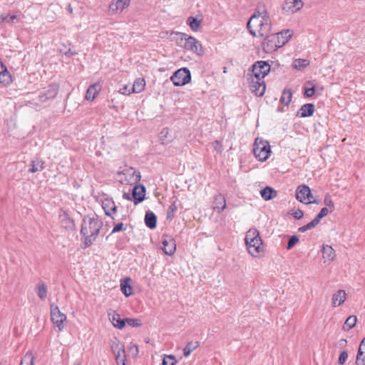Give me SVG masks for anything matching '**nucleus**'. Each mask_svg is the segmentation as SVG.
I'll return each instance as SVG.
<instances>
[{
	"mask_svg": "<svg viewBox=\"0 0 365 365\" xmlns=\"http://www.w3.org/2000/svg\"><path fill=\"white\" fill-rule=\"evenodd\" d=\"M247 27L253 36L262 37L271 33L272 21L267 10L263 6L258 7L251 16L247 24Z\"/></svg>",
	"mask_w": 365,
	"mask_h": 365,
	"instance_id": "nucleus-1",
	"label": "nucleus"
},
{
	"mask_svg": "<svg viewBox=\"0 0 365 365\" xmlns=\"http://www.w3.org/2000/svg\"><path fill=\"white\" fill-rule=\"evenodd\" d=\"M103 225V221L96 214L83 217L80 230L83 248L89 247L96 240Z\"/></svg>",
	"mask_w": 365,
	"mask_h": 365,
	"instance_id": "nucleus-2",
	"label": "nucleus"
},
{
	"mask_svg": "<svg viewBox=\"0 0 365 365\" xmlns=\"http://www.w3.org/2000/svg\"><path fill=\"white\" fill-rule=\"evenodd\" d=\"M248 252L253 257H259L264 252L262 240L259 232L256 228H250L245 238Z\"/></svg>",
	"mask_w": 365,
	"mask_h": 365,
	"instance_id": "nucleus-3",
	"label": "nucleus"
},
{
	"mask_svg": "<svg viewBox=\"0 0 365 365\" xmlns=\"http://www.w3.org/2000/svg\"><path fill=\"white\" fill-rule=\"evenodd\" d=\"M175 35L178 36L181 41H185L183 45L185 48L192 51L199 56H202L204 54L202 44L195 37L180 32H176Z\"/></svg>",
	"mask_w": 365,
	"mask_h": 365,
	"instance_id": "nucleus-4",
	"label": "nucleus"
},
{
	"mask_svg": "<svg viewBox=\"0 0 365 365\" xmlns=\"http://www.w3.org/2000/svg\"><path fill=\"white\" fill-rule=\"evenodd\" d=\"M262 38H264V40L262 43V48L267 53H272L283 46L281 39H279V36L277 33L272 34L271 32L267 36H262Z\"/></svg>",
	"mask_w": 365,
	"mask_h": 365,
	"instance_id": "nucleus-5",
	"label": "nucleus"
},
{
	"mask_svg": "<svg viewBox=\"0 0 365 365\" xmlns=\"http://www.w3.org/2000/svg\"><path fill=\"white\" fill-rule=\"evenodd\" d=\"M254 155L260 161H265L269 156L270 146L267 141L256 139L254 148Z\"/></svg>",
	"mask_w": 365,
	"mask_h": 365,
	"instance_id": "nucleus-6",
	"label": "nucleus"
},
{
	"mask_svg": "<svg viewBox=\"0 0 365 365\" xmlns=\"http://www.w3.org/2000/svg\"><path fill=\"white\" fill-rule=\"evenodd\" d=\"M170 79L175 86H182L191 81V73L188 68H181L177 70Z\"/></svg>",
	"mask_w": 365,
	"mask_h": 365,
	"instance_id": "nucleus-7",
	"label": "nucleus"
},
{
	"mask_svg": "<svg viewBox=\"0 0 365 365\" xmlns=\"http://www.w3.org/2000/svg\"><path fill=\"white\" fill-rule=\"evenodd\" d=\"M51 320L58 328L59 331L64 329V322L66 320V316L62 313L58 307L54 304H51Z\"/></svg>",
	"mask_w": 365,
	"mask_h": 365,
	"instance_id": "nucleus-8",
	"label": "nucleus"
},
{
	"mask_svg": "<svg viewBox=\"0 0 365 365\" xmlns=\"http://www.w3.org/2000/svg\"><path fill=\"white\" fill-rule=\"evenodd\" d=\"M250 89L255 96H262L265 92L266 85L262 78L252 76L250 78Z\"/></svg>",
	"mask_w": 365,
	"mask_h": 365,
	"instance_id": "nucleus-9",
	"label": "nucleus"
},
{
	"mask_svg": "<svg viewBox=\"0 0 365 365\" xmlns=\"http://www.w3.org/2000/svg\"><path fill=\"white\" fill-rule=\"evenodd\" d=\"M270 65L264 61H258L252 65V76L264 80L270 71Z\"/></svg>",
	"mask_w": 365,
	"mask_h": 365,
	"instance_id": "nucleus-10",
	"label": "nucleus"
},
{
	"mask_svg": "<svg viewBox=\"0 0 365 365\" xmlns=\"http://www.w3.org/2000/svg\"><path fill=\"white\" fill-rule=\"evenodd\" d=\"M312 197L311 190L308 186L304 185L298 186L296 190V197L299 202L304 204L315 203V200H311Z\"/></svg>",
	"mask_w": 365,
	"mask_h": 365,
	"instance_id": "nucleus-11",
	"label": "nucleus"
},
{
	"mask_svg": "<svg viewBox=\"0 0 365 365\" xmlns=\"http://www.w3.org/2000/svg\"><path fill=\"white\" fill-rule=\"evenodd\" d=\"M111 350L115 355L118 365H125L126 356L124 346L118 341L113 342L111 345Z\"/></svg>",
	"mask_w": 365,
	"mask_h": 365,
	"instance_id": "nucleus-12",
	"label": "nucleus"
},
{
	"mask_svg": "<svg viewBox=\"0 0 365 365\" xmlns=\"http://www.w3.org/2000/svg\"><path fill=\"white\" fill-rule=\"evenodd\" d=\"M59 86L56 83H51L46 90L41 92L39 95V99L41 102L53 99L58 94Z\"/></svg>",
	"mask_w": 365,
	"mask_h": 365,
	"instance_id": "nucleus-13",
	"label": "nucleus"
},
{
	"mask_svg": "<svg viewBox=\"0 0 365 365\" xmlns=\"http://www.w3.org/2000/svg\"><path fill=\"white\" fill-rule=\"evenodd\" d=\"M304 6L302 0H285L282 10L285 13L294 14L299 11Z\"/></svg>",
	"mask_w": 365,
	"mask_h": 365,
	"instance_id": "nucleus-14",
	"label": "nucleus"
},
{
	"mask_svg": "<svg viewBox=\"0 0 365 365\" xmlns=\"http://www.w3.org/2000/svg\"><path fill=\"white\" fill-rule=\"evenodd\" d=\"M163 247L161 250L168 255H173L176 250V244L173 238L170 237H166L162 240L161 242Z\"/></svg>",
	"mask_w": 365,
	"mask_h": 365,
	"instance_id": "nucleus-15",
	"label": "nucleus"
},
{
	"mask_svg": "<svg viewBox=\"0 0 365 365\" xmlns=\"http://www.w3.org/2000/svg\"><path fill=\"white\" fill-rule=\"evenodd\" d=\"M133 202L135 205H138L143 202L145 196V187L142 185L134 186L132 190Z\"/></svg>",
	"mask_w": 365,
	"mask_h": 365,
	"instance_id": "nucleus-16",
	"label": "nucleus"
},
{
	"mask_svg": "<svg viewBox=\"0 0 365 365\" xmlns=\"http://www.w3.org/2000/svg\"><path fill=\"white\" fill-rule=\"evenodd\" d=\"M130 4V0H113L109 5V10L112 14L121 12Z\"/></svg>",
	"mask_w": 365,
	"mask_h": 365,
	"instance_id": "nucleus-17",
	"label": "nucleus"
},
{
	"mask_svg": "<svg viewBox=\"0 0 365 365\" xmlns=\"http://www.w3.org/2000/svg\"><path fill=\"white\" fill-rule=\"evenodd\" d=\"M109 320L112 323L114 327L122 329L125 326V318L121 319L118 313L113 311V312L108 313Z\"/></svg>",
	"mask_w": 365,
	"mask_h": 365,
	"instance_id": "nucleus-18",
	"label": "nucleus"
},
{
	"mask_svg": "<svg viewBox=\"0 0 365 365\" xmlns=\"http://www.w3.org/2000/svg\"><path fill=\"white\" fill-rule=\"evenodd\" d=\"M346 299V293L344 289L337 290L332 296L331 304L334 307L341 305Z\"/></svg>",
	"mask_w": 365,
	"mask_h": 365,
	"instance_id": "nucleus-19",
	"label": "nucleus"
},
{
	"mask_svg": "<svg viewBox=\"0 0 365 365\" xmlns=\"http://www.w3.org/2000/svg\"><path fill=\"white\" fill-rule=\"evenodd\" d=\"M314 110L313 103H306L300 108L296 115L299 118L309 117L313 115Z\"/></svg>",
	"mask_w": 365,
	"mask_h": 365,
	"instance_id": "nucleus-20",
	"label": "nucleus"
},
{
	"mask_svg": "<svg viewBox=\"0 0 365 365\" xmlns=\"http://www.w3.org/2000/svg\"><path fill=\"white\" fill-rule=\"evenodd\" d=\"M11 76L7 68L0 61V83L9 85L11 83Z\"/></svg>",
	"mask_w": 365,
	"mask_h": 365,
	"instance_id": "nucleus-21",
	"label": "nucleus"
},
{
	"mask_svg": "<svg viewBox=\"0 0 365 365\" xmlns=\"http://www.w3.org/2000/svg\"><path fill=\"white\" fill-rule=\"evenodd\" d=\"M60 220L61 225L68 230H73L75 229L74 221L69 217L66 212H63L60 215Z\"/></svg>",
	"mask_w": 365,
	"mask_h": 365,
	"instance_id": "nucleus-22",
	"label": "nucleus"
},
{
	"mask_svg": "<svg viewBox=\"0 0 365 365\" xmlns=\"http://www.w3.org/2000/svg\"><path fill=\"white\" fill-rule=\"evenodd\" d=\"M226 208V200L222 194H217L215 196L213 201V209L218 212L223 211Z\"/></svg>",
	"mask_w": 365,
	"mask_h": 365,
	"instance_id": "nucleus-23",
	"label": "nucleus"
},
{
	"mask_svg": "<svg viewBox=\"0 0 365 365\" xmlns=\"http://www.w3.org/2000/svg\"><path fill=\"white\" fill-rule=\"evenodd\" d=\"M356 365H365V337L362 339L356 359Z\"/></svg>",
	"mask_w": 365,
	"mask_h": 365,
	"instance_id": "nucleus-24",
	"label": "nucleus"
},
{
	"mask_svg": "<svg viewBox=\"0 0 365 365\" xmlns=\"http://www.w3.org/2000/svg\"><path fill=\"white\" fill-rule=\"evenodd\" d=\"M145 224L150 229H154L157 225V216L151 211H148L145 215Z\"/></svg>",
	"mask_w": 365,
	"mask_h": 365,
	"instance_id": "nucleus-25",
	"label": "nucleus"
},
{
	"mask_svg": "<svg viewBox=\"0 0 365 365\" xmlns=\"http://www.w3.org/2000/svg\"><path fill=\"white\" fill-rule=\"evenodd\" d=\"M101 86L98 83L91 85L86 93V99L88 101H93L98 94Z\"/></svg>",
	"mask_w": 365,
	"mask_h": 365,
	"instance_id": "nucleus-26",
	"label": "nucleus"
},
{
	"mask_svg": "<svg viewBox=\"0 0 365 365\" xmlns=\"http://www.w3.org/2000/svg\"><path fill=\"white\" fill-rule=\"evenodd\" d=\"M115 202L110 198H106L102 202V207L105 212V215L112 217L111 210L114 209Z\"/></svg>",
	"mask_w": 365,
	"mask_h": 365,
	"instance_id": "nucleus-27",
	"label": "nucleus"
},
{
	"mask_svg": "<svg viewBox=\"0 0 365 365\" xmlns=\"http://www.w3.org/2000/svg\"><path fill=\"white\" fill-rule=\"evenodd\" d=\"M262 197L265 200H269L277 196V192L270 187H266L260 191Z\"/></svg>",
	"mask_w": 365,
	"mask_h": 365,
	"instance_id": "nucleus-28",
	"label": "nucleus"
},
{
	"mask_svg": "<svg viewBox=\"0 0 365 365\" xmlns=\"http://www.w3.org/2000/svg\"><path fill=\"white\" fill-rule=\"evenodd\" d=\"M323 258L326 260L331 261L335 257V251L329 245H323L322 249Z\"/></svg>",
	"mask_w": 365,
	"mask_h": 365,
	"instance_id": "nucleus-29",
	"label": "nucleus"
},
{
	"mask_svg": "<svg viewBox=\"0 0 365 365\" xmlns=\"http://www.w3.org/2000/svg\"><path fill=\"white\" fill-rule=\"evenodd\" d=\"M202 19H197L196 17L190 16L187 18V23L194 31H197L201 25Z\"/></svg>",
	"mask_w": 365,
	"mask_h": 365,
	"instance_id": "nucleus-30",
	"label": "nucleus"
},
{
	"mask_svg": "<svg viewBox=\"0 0 365 365\" xmlns=\"http://www.w3.org/2000/svg\"><path fill=\"white\" fill-rule=\"evenodd\" d=\"M44 163L41 160H31V168L29 170V173H35L38 171H41L44 169Z\"/></svg>",
	"mask_w": 365,
	"mask_h": 365,
	"instance_id": "nucleus-31",
	"label": "nucleus"
},
{
	"mask_svg": "<svg viewBox=\"0 0 365 365\" xmlns=\"http://www.w3.org/2000/svg\"><path fill=\"white\" fill-rule=\"evenodd\" d=\"M145 81L143 78H137L131 88H132V91L133 93H140L145 88Z\"/></svg>",
	"mask_w": 365,
	"mask_h": 365,
	"instance_id": "nucleus-32",
	"label": "nucleus"
},
{
	"mask_svg": "<svg viewBox=\"0 0 365 365\" xmlns=\"http://www.w3.org/2000/svg\"><path fill=\"white\" fill-rule=\"evenodd\" d=\"M277 34L279 36V39H281V43L282 45H284L293 36L294 31L290 29H287L278 32Z\"/></svg>",
	"mask_w": 365,
	"mask_h": 365,
	"instance_id": "nucleus-33",
	"label": "nucleus"
},
{
	"mask_svg": "<svg viewBox=\"0 0 365 365\" xmlns=\"http://www.w3.org/2000/svg\"><path fill=\"white\" fill-rule=\"evenodd\" d=\"M357 317L355 315L349 316L345 321V323L342 327L343 330L347 331L352 329L356 324Z\"/></svg>",
	"mask_w": 365,
	"mask_h": 365,
	"instance_id": "nucleus-34",
	"label": "nucleus"
},
{
	"mask_svg": "<svg viewBox=\"0 0 365 365\" xmlns=\"http://www.w3.org/2000/svg\"><path fill=\"white\" fill-rule=\"evenodd\" d=\"M292 98V91L291 89L284 88L281 98L280 102L284 103L286 106H288L289 103L291 102Z\"/></svg>",
	"mask_w": 365,
	"mask_h": 365,
	"instance_id": "nucleus-35",
	"label": "nucleus"
},
{
	"mask_svg": "<svg viewBox=\"0 0 365 365\" xmlns=\"http://www.w3.org/2000/svg\"><path fill=\"white\" fill-rule=\"evenodd\" d=\"M36 294L38 297L44 300L47 297V287L43 282H39L36 287Z\"/></svg>",
	"mask_w": 365,
	"mask_h": 365,
	"instance_id": "nucleus-36",
	"label": "nucleus"
},
{
	"mask_svg": "<svg viewBox=\"0 0 365 365\" xmlns=\"http://www.w3.org/2000/svg\"><path fill=\"white\" fill-rule=\"evenodd\" d=\"M199 346L198 341H189L183 349V354L185 357L188 356L192 351L196 349Z\"/></svg>",
	"mask_w": 365,
	"mask_h": 365,
	"instance_id": "nucleus-37",
	"label": "nucleus"
},
{
	"mask_svg": "<svg viewBox=\"0 0 365 365\" xmlns=\"http://www.w3.org/2000/svg\"><path fill=\"white\" fill-rule=\"evenodd\" d=\"M309 65V61L304 58L295 59L292 63L293 68L297 70H302Z\"/></svg>",
	"mask_w": 365,
	"mask_h": 365,
	"instance_id": "nucleus-38",
	"label": "nucleus"
},
{
	"mask_svg": "<svg viewBox=\"0 0 365 365\" xmlns=\"http://www.w3.org/2000/svg\"><path fill=\"white\" fill-rule=\"evenodd\" d=\"M173 138V135L170 133L168 128H163L161 130V144H165L170 142Z\"/></svg>",
	"mask_w": 365,
	"mask_h": 365,
	"instance_id": "nucleus-39",
	"label": "nucleus"
},
{
	"mask_svg": "<svg viewBox=\"0 0 365 365\" xmlns=\"http://www.w3.org/2000/svg\"><path fill=\"white\" fill-rule=\"evenodd\" d=\"M34 356L31 352H27L22 358L19 365H34Z\"/></svg>",
	"mask_w": 365,
	"mask_h": 365,
	"instance_id": "nucleus-40",
	"label": "nucleus"
},
{
	"mask_svg": "<svg viewBox=\"0 0 365 365\" xmlns=\"http://www.w3.org/2000/svg\"><path fill=\"white\" fill-rule=\"evenodd\" d=\"M333 211L330 210L329 207H323L321 209L320 212L317 215V216L313 219L316 223L318 225L322 218L326 217L329 212H332Z\"/></svg>",
	"mask_w": 365,
	"mask_h": 365,
	"instance_id": "nucleus-41",
	"label": "nucleus"
},
{
	"mask_svg": "<svg viewBox=\"0 0 365 365\" xmlns=\"http://www.w3.org/2000/svg\"><path fill=\"white\" fill-rule=\"evenodd\" d=\"M177 360L173 355H165L162 361L161 365H175Z\"/></svg>",
	"mask_w": 365,
	"mask_h": 365,
	"instance_id": "nucleus-42",
	"label": "nucleus"
},
{
	"mask_svg": "<svg viewBox=\"0 0 365 365\" xmlns=\"http://www.w3.org/2000/svg\"><path fill=\"white\" fill-rule=\"evenodd\" d=\"M131 327H138L142 324L141 320L139 319L125 318V324Z\"/></svg>",
	"mask_w": 365,
	"mask_h": 365,
	"instance_id": "nucleus-43",
	"label": "nucleus"
},
{
	"mask_svg": "<svg viewBox=\"0 0 365 365\" xmlns=\"http://www.w3.org/2000/svg\"><path fill=\"white\" fill-rule=\"evenodd\" d=\"M177 209L178 207L176 206L175 202L169 206L167 210V219L168 220H171L173 218Z\"/></svg>",
	"mask_w": 365,
	"mask_h": 365,
	"instance_id": "nucleus-44",
	"label": "nucleus"
},
{
	"mask_svg": "<svg viewBox=\"0 0 365 365\" xmlns=\"http://www.w3.org/2000/svg\"><path fill=\"white\" fill-rule=\"evenodd\" d=\"M122 292L125 294V296L128 297L132 294V287L130 284L125 282L124 283H121L120 284Z\"/></svg>",
	"mask_w": 365,
	"mask_h": 365,
	"instance_id": "nucleus-45",
	"label": "nucleus"
},
{
	"mask_svg": "<svg viewBox=\"0 0 365 365\" xmlns=\"http://www.w3.org/2000/svg\"><path fill=\"white\" fill-rule=\"evenodd\" d=\"M317 225V224L316 223V222L312 220L310 222H309L308 224L302 226V227H300L299 229H298V231L300 232H304L309 230H311L314 227H315Z\"/></svg>",
	"mask_w": 365,
	"mask_h": 365,
	"instance_id": "nucleus-46",
	"label": "nucleus"
},
{
	"mask_svg": "<svg viewBox=\"0 0 365 365\" xmlns=\"http://www.w3.org/2000/svg\"><path fill=\"white\" fill-rule=\"evenodd\" d=\"M324 204L327 206V207L330 208L331 211H334V202H333L330 195H327L324 197Z\"/></svg>",
	"mask_w": 365,
	"mask_h": 365,
	"instance_id": "nucleus-47",
	"label": "nucleus"
},
{
	"mask_svg": "<svg viewBox=\"0 0 365 365\" xmlns=\"http://www.w3.org/2000/svg\"><path fill=\"white\" fill-rule=\"evenodd\" d=\"M299 242V237L297 235L292 236L287 243V249L291 250Z\"/></svg>",
	"mask_w": 365,
	"mask_h": 365,
	"instance_id": "nucleus-48",
	"label": "nucleus"
},
{
	"mask_svg": "<svg viewBox=\"0 0 365 365\" xmlns=\"http://www.w3.org/2000/svg\"><path fill=\"white\" fill-rule=\"evenodd\" d=\"M125 229L126 228L124 226V224L123 222H120V223L116 224L113 227L110 234H114V233L123 231V230H125Z\"/></svg>",
	"mask_w": 365,
	"mask_h": 365,
	"instance_id": "nucleus-49",
	"label": "nucleus"
},
{
	"mask_svg": "<svg viewBox=\"0 0 365 365\" xmlns=\"http://www.w3.org/2000/svg\"><path fill=\"white\" fill-rule=\"evenodd\" d=\"M348 358V353L346 351H343L339 357L338 363L340 365H344Z\"/></svg>",
	"mask_w": 365,
	"mask_h": 365,
	"instance_id": "nucleus-50",
	"label": "nucleus"
},
{
	"mask_svg": "<svg viewBox=\"0 0 365 365\" xmlns=\"http://www.w3.org/2000/svg\"><path fill=\"white\" fill-rule=\"evenodd\" d=\"M118 92L123 95H130L133 93L131 87L128 85L123 86L120 88Z\"/></svg>",
	"mask_w": 365,
	"mask_h": 365,
	"instance_id": "nucleus-51",
	"label": "nucleus"
},
{
	"mask_svg": "<svg viewBox=\"0 0 365 365\" xmlns=\"http://www.w3.org/2000/svg\"><path fill=\"white\" fill-rule=\"evenodd\" d=\"M212 145H213V148L214 149L219 153H221L222 152V144L220 141L219 140H215L213 143H212Z\"/></svg>",
	"mask_w": 365,
	"mask_h": 365,
	"instance_id": "nucleus-52",
	"label": "nucleus"
},
{
	"mask_svg": "<svg viewBox=\"0 0 365 365\" xmlns=\"http://www.w3.org/2000/svg\"><path fill=\"white\" fill-rule=\"evenodd\" d=\"M314 93L315 87L312 86V88H306L304 95L307 98H310L314 96Z\"/></svg>",
	"mask_w": 365,
	"mask_h": 365,
	"instance_id": "nucleus-53",
	"label": "nucleus"
},
{
	"mask_svg": "<svg viewBox=\"0 0 365 365\" xmlns=\"http://www.w3.org/2000/svg\"><path fill=\"white\" fill-rule=\"evenodd\" d=\"M292 215H293V217L294 218L299 220L303 217L304 212L301 210H297L294 211V212H292Z\"/></svg>",
	"mask_w": 365,
	"mask_h": 365,
	"instance_id": "nucleus-54",
	"label": "nucleus"
},
{
	"mask_svg": "<svg viewBox=\"0 0 365 365\" xmlns=\"http://www.w3.org/2000/svg\"><path fill=\"white\" fill-rule=\"evenodd\" d=\"M15 21H21V18L17 15H11L9 16V21H8V23L14 24Z\"/></svg>",
	"mask_w": 365,
	"mask_h": 365,
	"instance_id": "nucleus-55",
	"label": "nucleus"
},
{
	"mask_svg": "<svg viewBox=\"0 0 365 365\" xmlns=\"http://www.w3.org/2000/svg\"><path fill=\"white\" fill-rule=\"evenodd\" d=\"M338 344L339 347L343 348L346 346L347 341L344 339H342L339 341Z\"/></svg>",
	"mask_w": 365,
	"mask_h": 365,
	"instance_id": "nucleus-56",
	"label": "nucleus"
},
{
	"mask_svg": "<svg viewBox=\"0 0 365 365\" xmlns=\"http://www.w3.org/2000/svg\"><path fill=\"white\" fill-rule=\"evenodd\" d=\"M123 198L128 200H133V196L131 197L130 195L128 192H124L123 194Z\"/></svg>",
	"mask_w": 365,
	"mask_h": 365,
	"instance_id": "nucleus-57",
	"label": "nucleus"
},
{
	"mask_svg": "<svg viewBox=\"0 0 365 365\" xmlns=\"http://www.w3.org/2000/svg\"><path fill=\"white\" fill-rule=\"evenodd\" d=\"M9 16L10 15H2L1 16L2 21H9Z\"/></svg>",
	"mask_w": 365,
	"mask_h": 365,
	"instance_id": "nucleus-58",
	"label": "nucleus"
},
{
	"mask_svg": "<svg viewBox=\"0 0 365 365\" xmlns=\"http://www.w3.org/2000/svg\"><path fill=\"white\" fill-rule=\"evenodd\" d=\"M74 54H76V53H75V52H73V51H71V49H68V51H66V52H65V55H66V56H73V55H74Z\"/></svg>",
	"mask_w": 365,
	"mask_h": 365,
	"instance_id": "nucleus-59",
	"label": "nucleus"
},
{
	"mask_svg": "<svg viewBox=\"0 0 365 365\" xmlns=\"http://www.w3.org/2000/svg\"><path fill=\"white\" fill-rule=\"evenodd\" d=\"M111 212H112V217H110L112 219H114V215L116 214L117 212V206L115 205V204L114 205V209L111 210Z\"/></svg>",
	"mask_w": 365,
	"mask_h": 365,
	"instance_id": "nucleus-60",
	"label": "nucleus"
},
{
	"mask_svg": "<svg viewBox=\"0 0 365 365\" xmlns=\"http://www.w3.org/2000/svg\"><path fill=\"white\" fill-rule=\"evenodd\" d=\"M133 348L135 349V354H138V346L134 345ZM131 349H133V347H131Z\"/></svg>",
	"mask_w": 365,
	"mask_h": 365,
	"instance_id": "nucleus-61",
	"label": "nucleus"
},
{
	"mask_svg": "<svg viewBox=\"0 0 365 365\" xmlns=\"http://www.w3.org/2000/svg\"><path fill=\"white\" fill-rule=\"evenodd\" d=\"M73 365H81V363L80 361L77 360L73 363Z\"/></svg>",
	"mask_w": 365,
	"mask_h": 365,
	"instance_id": "nucleus-62",
	"label": "nucleus"
},
{
	"mask_svg": "<svg viewBox=\"0 0 365 365\" xmlns=\"http://www.w3.org/2000/svg\"><path fill=\"white\" fill-rule=\"evenodd\" d=\"M68 11H69L70 13H71V12L73 11V9H72V8H71V5H68Z\"/></svg>",
	"mask_w": 365,
	"mask_h": 365,
	"instance_id": "nucleus-63",
	"label": "nucleus"
},
{
	"mask_svg": "<svg viewBox=\"0 0 365 365\" xmlns=\"http://www.w3.org/2000/svg\"><path fill=\"white\" fill-rule=\"evenodd\" d=\"M140 178V174L138 173V174L136 175V179H138V178L139 179Z\"/></svg>",
	"mask_w": 365,
	"mask_h": 365,
	"instance_id": "nucleus-64",
	"label": "nucleus"
}]
</instances>
